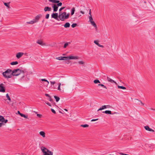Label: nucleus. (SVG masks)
I'll list each match as a JSON object with an SVG mask.
<instances>
[{"label":"nucleus","instance_id":"obj_28","mask_svg":"<svg viewBox=\"0 0 155 155\" xmlns=\"http://www.w3.org/2000/svg\"><path fill=\"white\" fill-rule=\"evenodd\" d=\"M58 89L61 93H63L64 91V88H58Z\"/></svg>","mask_w":155,"mask_h":155},{"label":"nucleus","instance_id":"obj_22","mask_svg":"<svg viewBox=\"0 0 155 155\" xmlns=\"http://www.w3.org/2000/svg\"><path fill=\"white\" fill-rule=\"evenodd\" d=\"M103 113L107 114H111V112L110 110H107L104 111H103Z\"/></svg>","mask_w":155,"mask_h":155},{"label":"nucleus","instance_id":"obj_49","mask_svg":"<svg viewBox=\"0 0 155 155\" xmlns=\"http://www.w3.org/2000/svg\"><path fill=\"white\" fill-rule=\"evenodd\" d=\"M4 124L3 123H0V127H1L3 125H4Z\"/></svg>","mask_w":155,"mask_h":155},{"label":"nucleus","instance_id":"obj_11","mask_svg":"<svg viewBox=\"0 0 155 155\" xmlns=\"http://www.w3.org/2000/svg\"><path fill=\"white\" fill-rule=\"evenodd\" d=\"M24 54V53L23 52H18L16 54V57L18 58L19 59Z\"/></svg>","mask_w":155,"mask_h":155},{"label":"nucleus","instance_id":"obj_59","mask_svg":"<svg viewBox=\"0 0 155 155\" xmlns=\"http://www.w3.org/2000/svg\"><path fill=\"white\" fill-rule=\"evenodd\" d=\"M106 106H107V108H109V107H110V106L109 105H106Z\"/></svg>","mask_w":155,"mask_h":155},{"label":"nucleus","instance_id":"obj_1","mask_svg":"<svg viewBox=\"0 0 155 155\" xmlns=\"http://www.w3.org/2000/svg\"><path fill=\"white\" fill-rule=\"evenodd\" d=\"M107 80L108 81L110 82L113 84L114 85V86H117V87H125V86H127L126 84H125L124 83H123L124 85L120 84L119 83H117L114 80H112L108 77H107Z\"/></svg>","mask_w":155,"mask_h":155},{"label":"nucleus","instance_id":"obj_14","mask_svg":"<svg viewBox=\"0 0 155 155\" xmlns=\"http://www.w3.org/2000/svg\"><path fill=\"white\" fill-rule=\"evenodd\" d=\"M56 59L59 60H67V57H60L56 58Z\"/></svg>","mask_w":155,"mask_h":155},{"label":"nucleus","instance_id":"obj_44","mask_svg":"<svg viewBox=\"0 0 155 155\" xmlns=\"http://www.w3.org/2000/svg\"><path fill=\"white\" fill-rule=\"evenodd\" d=\"M48 97H49V98L48 99V100L51 102L52 101V99L51 97L50 96Z\"/></svg>","mask_w":155,"mask_h":155},{"label":"nucleus","instance_id":"obj_8","mask_svg":"<svg viewBox=\"0 0 155 155\" xmlns=\"http://www.w3.org/2000/svg\"><path fill=\"white\" fill-rule=\"evenodd\" d=\"M42 17V15L41 14H39L36 16L35 19H33L35 23L37 22L39 20L40 18Z\"/></svg>","mask_w":155,"mask_h":155},{"label":"nucleus","instance_id":"obj_12","mask_svg":"<svg viewBox=\"0 0 155 155\" xmlns=\"http://www.w3.org/2000/svg\"><path fill=\"white\" fill-rule=\"evenodd\" d=\"M51 16L52 18L57 20V18L58 17V13H53L52 14ZM58 20H59L58 19Z\"/></svg>","mask_w":155,"mask_h":155},{"label":"nucleus","instance_id":"obj_2","mask_svg":"<svg viewBox=\"0 0 155 155\" xmlns=\"http://www.w3.org/2000/svg\"><path fill=\"white\" fill-rule=\"evenodd\" d=\"M12 70L11 69H8L4 72L2 73V74L5 78H12Z\"/></svg>","mask_w":155,"mask_h":155},{"label":"nucleus","instance_id":"obj_60","mask_svg":"<svg viewBox=\"0 0 155 155\" xmlns=\"http://www.w3.org/2000/svg\"><path fill=\"white\" fill-rule=\"evenodd\" d=\"M120 88L122 89H126V88Z\"/></svg>","mask_w":155,"mask_h":155},{"label":"nucleus","instance_id":"obj_38","mask_svg":"<svg viewBox=\"0 0 155 155\" xmlns=\"http://www.w3.org/2000/svg\"><path fill=\"white\" fill-rule=\"evenodd\" d=\"M77 25V24L76 23H73V24L71 26L73 28H74L76 27Z\"/></svg>","mask_w":155,"mask_h":155},{"label":"nucleus","instance_id":"obj_36","mask_svg":"<svg viewBox=\"0 0 155 155\" xmlns=\"http://www.w3.org/2000/svg\"><path fill=\"white\" fill-rule=\"evenodd\" d=\"M68 44H70V42H68V43H65L64 45V48H66L67 46L68 45Z\"/></svg>","mask_w":155,"mask_h":155},{"label":"nucleus","instance_id":"obj_35","mask_svg":"<svg viewBox=\"0 0 155 155\" xmlns=\"http://www.w3.org/2000/svg\"><path fill=\"white\" fill-rule=\"evenodd\" d=\"M70 13H68L67 14V13L66 12V16H65V18H66L67 19H68L69 17V16L70 15Z\"/></svg>","mask_w":155,"mask_h":155},{"label":"nucleus","instance_id":"obj_58","mask_svg":"<svg viewBox=\"0 0 155 155\" xmlns=\"http://www.w3.org/2000/svg\"><path fill=\"white\" fill-rule=\"evenodd\" d=\"M24 117L25 118H28V117L27 116H25V115L24 117Z\"/></svg>","mask_w":155,"mask_h":155},{"label":"nucleus","instance_id":"obj_6","mask_svg":"<svg viewBox=\"0 0 155 155\" xmlns=\"http://www.w3.org/2000/svg\"><path fill=\"white\" fill-rule=\"evenodd\" d=\"M11 86V84L8 82H4L0 84V87H10Z\"/></svg>","mask_w":155,"mask_h":155},{"label":"nucleus","instance_id":"obj_52","mask_svg":"<svg viewBox=\"0 0 155 155\" xmlns=\"http://www.w3.org/2000/svg\"><path fill=\"white\" fill-rule=\"evenodd\" d=\"M99 47H101V48H103L104 47V46L102 45H101L100 44H99L98 45Z\"/></svg>","mask_w":155,"mask_h":155},{"label":"nucleus","instance_id":"obj_63","mask_svg":"<svg viewBox=\"0 0 155 155\" xmlns=\"http://www.w3.org/2000/svg\"><path fill=\"white\" fill-rule=\"evenodd\" d=\"M45 86H47H47H48V85H46V83H45Z\"/></svg>","mask_w":155,"mask_h":155},{"label":"nucleus","instance_id":"obj_48","mask_svg":"<svg viewBox=\"0 0 155 155\" xmlns=\"http://www.w3.org/2000/svg\"><path fill=\"white\" fill-rule=\"evenodd\" d=\"M65 8V7H63L61 8L59 10V11L61 12L62 10L64 9Z\"/></svg>","mask_w":155,"mask_h":155},{"label":"nucleus","instance_id":"obj_46","mask_svg":"<svg viewBox=\"0 0 155 155\" xmlns=\"http://www.w3.org/2000/svg\"><path fill=\"white\" fill-rule=\"evenodd\" d=\"M37 116L39 118L41 117L42 115L39 114H37Z\"/></svg>","mask_w":155,"mask_h":155},{"label":"nucleus","instance_id":"obj_16","mask_svg":"<svg viewBox=\"0 0 155 155\" xmlns=\"http://www.w3.org/2000/svg\"><path fill=\"white\" fill-rule=\"evenodd\" d=\"M51 8L48 7H45L44 9V10L45 12L50 11L51 10Z\"/></svg>","mask_w":155,"mask_h":155},{"label":"nucleus","instance_id":"obj_7","mask_svg":"<svg viewBox=\"0 0 155 155\" xmlns=\"http://www.w3.org/2000/svg\"><path fill=\"white\" fill-rule=\"evenodd\" d=\"M51 86L53 85V87H60L61 84L60 83H58L55 81H50Z\"/></svg>","mask_w":155,"mask_h":155},{"label":"nucleus","instance_id":"obj_43","mask_svg":"<svg viewBox=\"0 0 155 155\" xmlns=\"http://www.w3.org/2000/svg\"><path fill=\"white\" fill-rule=\"evenodd\" d=\"M4 4L5 6L9 7V3L5 2L4 3Z\"/></svg>","mask_w":155,"mask_h":155},{"label":"nucleus","instance_id":"obj_62","mask_svg":"<svg viewBox=\"0 0 155 155\" xmlns=\"http://www.w3.org/2000/svg\"><path fill=\"white\" fill-rule=\"evenodd\" d=\"M89 14L90 15H91V9L90 10V12H89Z\"/></svg>","mask_w":155,"mask_h":155},{"label":"nucleus","instance_id":"obj_42","mask_svg":"<svg viewBox=\"0 0 155 155\" xmlns=\"http://www.w3.org/2000/svg\"><path fill=\"white\" fill-rule=\"evenodd\" d=\"M78 63L80 64H84V62L82 61H79Z\"/></svg>","mask_w":155,"mask_h":155},{"label":"nucleus","instance_id":"obj_61","mask_svg":"<svg viewBox=\"0 0 155 155\" xmlns=\"http://www.w3.org/2000/svg\"><path fill=\"white\" fill-rule=\"evenodd\" d=\"M95 28V29L96 30V31H97V26H96V27H94Z\"/></svg>","mask_w":155,"mask_h":155},{"label":"nucleus","instance_id":"obj_53","mask_svg":"<svg viewBox=\"0 0 155 155\" xmlns=\"http://www.w3.org/2000/svg\"><path fill=\"white\" fill-rule=\"evenodd\" d=\"M45 95L46 96H47V97H49V96H50L49 95V94H45Z\"/></svg>","mask_w":155,"mask_h":155},{"label":"nucleus","instance_id":"obj_57","mask_svg":"<svg viewBox=\"0 0 155 155\" xmlns=\"http://www.w3.org/2000/svg\"><path fill=\"white\" fill-rule=\"evenodd\" d=\"M17 113L18 114H19L20 115V114H21L19 111H17Z\"/></svg>","mask_w":155,"mask_h":155},{"label":"nucleus","instance_id":"obj_24","mask_svg":"<svg viewBox=\"0 0 155 155\" xmlns=\"http://www.w3.org/2000/svg\"><path fill=\"white\" fill-rule=\"evenodd\" d=\"M135 100H137V101H138L139 102L137 103L138 104H142V105H143V106L144 105V104L141 101L139 100L136 99H135Z\"/></svg>","mask_w":155,"mask_h":155},{"label":"nucleus","instance_id":"obj_13","mask_svg":"<svg viewBox=\"0 0 155 155\" xmlns=\"http://www.w3.org/2000/svg\"><path fill=\"white\" fill-rule=\"evenodd\" d=\"M52 7L53 8L54 12H56L58 11V7L56 4H53Z\"/></svg>","mask_w":155,"mask_h":155},{"label":"nucleus","instance_id":"obj_20","mask_svg":"<svg viewBox=\"0 0 155 155\" xmlns=\"http://www.w3.org/2000/svg\"><path fill=\"white\" fill-rule=\"evenodd\" d=\"M107 108V106L106 105L102 106V107H100V108L97 111L99 110H102L104 109Z\"/></svg>","mask_w":155,"mask_h":155},{"label":"nucleus","instance_id":"obj_15","mask_svg":"<svg viewBox=\"0 0 155 155\" xmlns=\"http://www.w3.org/2000/svg\"><path fill=\"white\" fill-rule=\"evenodd\" d=\"M144 128L146 130H148L149 131H152L153 132H154V130L150 128L148 126H146L144 127Z\"/></svg>","mask_w":155,"mask_h":155},{"label":"nucleus","instance_id":"obj_27","mask_svg":"<svg viewBox=\"0 0 155 155\" xmlns=\"http://www.w3.org/2000/svg\"><path fill=\"white\" fill-rule=\"evenodd\" d=\"M54 98L55 99L57 102H58L60 100V98L59 97L56 96H54Z\"/></svg>","mask_w":155,"mask_h":155},{"label":"nucleus","instance_id":"obj_55","mask_svg":"<svg viewBox=\"0 0 155 155\" xmlns=\"http://www.w3.org/2000/svg\"><path fill=\"white\" fill-rule=\"evenodd\" d=\"M120 154L121 155H128V154H127L123 153H120Z\"/></svg>","mask_w":155,"mask_h":155},{"label":"nucleus","instance_id":"obj_34","mask_svg":"<svg viewBox=\"0 0 155 155\" xmlns=\"http://www.w3.org/2000/svg\"><path fill=\"white\" fill-rule=\"evenodd\" d=\"M6 97H7L9 101H11V99L10 98V97L8 95V94H6Z\"/></svg>","mask_w":155,"mask_h":155},{"label":"nucleus","instance_id":"obj_50","mask_svg":"<svg viewBox=\"0 0 155 155\" xmlns=\"http://www.w3.org/2000/svg\"><path fill=\"white\" fill-rule=\"evenodd\" d=\"M98 120V119H92L91 120V121H96V120Z\"/></svg>","mask_w":155,"mask_h":155},{"label":"nucleus","instance_id":"obj_3","mask_svg":"<svg viewBox=\"0 0 155 155\" xmlns=\"http://www.w3.org/2000/svg\"><path fill=\"white\" fill-rule=\"evenodd\" d=\"M41 150L43 153V155H53V152L44 147H41Z\"/></svg>","mask_w":155,"mask_h":155},{"label":"nucleus","instance_id":"obj_18","mask_svg":"<svg viewBox=\"0 0 155 155\" xmlns=\"http://www.w3.org/2000/svg\"><path fill=\"white\" fill-rule=\"evenodd\" d=\"M39 134L42 136V137H45V133L43 131H40L39 132Z\"/></svg>","mask_w":155,"mask_h":155},{"label":"nucleus","instance_id":"obj_21","mask_svg":"<svg viewBox=\"0 0 155 155\" xmlns=\"http://www.w3.org/2000/svg\"><path fill=\"white\" fill-rule=\"evenodd\" d=\"M37 43L41 45H44L43 42L41 40H38L37 41Z\"/></svg>","mask_w":155,"mask_h":155},{"label":"nucleus","instance_id":"obj_64","mask_svg":"<svg viewBox=\"0 0 155 155\" xmlns=\"http://www.w3.org/2000/svg\"><path fill=\"white\" fill-rule=\"evenodd\" d=\"M64 110L65 111H68V110H67V109H64Z\"/></svg>","mask_w":155,"mask_h":155},{"label":"nucleus","instance_id":"obj_41","mask_svg":"<svg viewBox=\"0 0 155 155\" xmlns=\"http://www.w3.org/2000/svg\"><path fill=\"white\" fill-rule=\"evenodd\" d=\"M49 16V14H47L45 16V18L46 19H48Z\"/></svg>","mask_w":155,"mask_h":155},{"label":"nucleus","instance_id":"obj_45","mask_svg":"<svg viewBox=\"0 0 155 155\" xmlns=\"http://www.w3.org/2000/svg\"><path fill=\"white\" fill-rule=\"evenodd\" d=\"M51 111L52 112V113H53L54 114L56 113V112L55 110L53 109H51Z\"/></svg>","mask_w":155,"mask_h":155},{"label":"nucleus","instance_id":"obj_5","mask_svg":"<svg viewBox=\"0 0 155 155\" xmlns=\"http://www.w3.org/2000/svg\"><path fill=\"white\" fill-rule=\"evenodd\" d=\"M66 12H64L63 13L60 12L58 15V17L60 20L62 21H64L65 19H67L65 18Z\"/></svg>","mask_w":155,"mask_h":155},{"label":"nucleus","instance_id":"obj_32","mask_svg":"<svg viewBox=\"0 0 155 155\" xmlns=\"http://www.w3.org/2000/svg\"><path fill=\"white\" fill-rule=\"evenodd\" d=\"M35 23L33 19L32 20L30 21V22H27V23L28 24H33L34 23Z\"/></svg>","mask_w":155,"mask_h":155},{"label":"nucleus","instance_id":"obj_51","mask_svg":"<svg viewBox=\"0 0 155 155\" xmlns=\"http://www.w3.org/2000/svg\"><path fill=\"white\" fill-rule=\"evenodd\" d=\"M45 103H46L47 105H49V106H51V104H50V103H48V102H45Z\"/></svg>","mask_w":155,"mask_h":155},{"label":"nucleus","instance_id":"obj_30","mask_svg":"<svg viewBox=\"0 0 155 155\" xmlns=\"http://www.w3.org/2000/svg\"><path fill=\"white\" fill-rule=\"evenodd\" d=\"M94 82L95 84L100 83V81L98 80H95L94 81Z\"/></svg>","mask_w":155,"mask_h":155},{"label":"nucleus","instance_id":"obj_39","mask_svg":"<svg viewBox=\"0 0 155 155\" xmlns=\"http://www.w3.org/2000/svg\"><path fill=\"white\" fill-rule=\"evenodd\" d=\"M56 5L58 6H61L62 5V3L61 2H59L58 4H56Z\"/></svg>","mask_w":155,"mask_h":155},{"label":"nucleus","instance_id":"obj_10","mask_svg":"<svg viewBox=\"0 0 155 155\" xmlns=\"http://www.w3.org/2000/svg\"><path fill=\"white\" fill-rule=\"evenodd\" d=\"M67 59H78L79 58L78 56H69L67 57Z\"/></svg>","mask_w":155,"mask_h":155},{"label":"nucleus","instance_id":"obj_29","mask_svg":"<svg viewBox=\"0 0 155 155\" xmlns=\"http://www.w3.org/2000/svg\"><path fill=\"white\" fill-rule=\"evenodd\" d=\"M91 25L94 27H96V25L94 22V21H91Z\"/></svg>","mask_w":155,"mask_h":155},{"label":"nucleus","instance_id":"obj_9","mask_svg":"<svg viewBox=\"0 0 155 155\" xmlns=\"http://www.w3.org/2000/svg\"><path fill=\"white\" fill-rule=\"evenodd\" d=\"M8 121V120L7 119L5 120L3 116H0V121L2 122V123H7Z\"/></svg>","mask_w":155,"mask_h":155},{"label":"nucleus","instance_id":"obj_40","mask_svg":"<svg viewBox=\"0 0 155 155\" xmlns=\"http://www.w3.org/2000/svg\"><path fill=\"white\" fill-rule=\"evenodd\" d=\"M94 43L96 44V45H97V46L99 44L98 43V41H97V40H95L94 41Z\"/></svg>","mask_w":155,"mask_h":155},{"label":"nucleus","instance_id":"obj_37","mask_svg":"<svg viewBox=\"0 0 155 155\" xmlns=\"http://www.w3.org/2000/svg\"><path fill=\"white\" fill-rule=\"evenodd\" d=\"M89 21L91 22V21H93V19L92 18V16L91 15V16L89 17Z\"/></svg>","mask_w":155,"mask_h":155},{"label":"nucleus","instance_id":"obj_54","mask_svg":"<svg viewBox=\"0 0 155 155\" xmlns=\"http://www.w3.org/2000/svg\"><path fill=\"white\" fill-rule=\"evenodd\" d=\"M21 117H24V115H25V114H22L21 113V114H20V115Z\"/></svg>","mask_w":155,"mask_h":155},{"label":"nucleus","instance_id":"obj_26","mask_svg":"<svg viewBox=\"0 0 155 155\" xmlns=\"http://www.w3.org/2000/svg\"><path fill=\"white\" fill-rule=\"evenodd\" d=\"M18 64V62L17 61H13L10 63V64L12 65H15L17 64Z\"/></svg>","mask_w":155,"mask_h":155},{"label":"nucleus","instance_id":"obj_23","mask_svg":"<svg viewBox=\"0 0 155 155\" xmlns=\"http://www.w3.org/2000/svg\"><path fill=\"white\" fill-rule=\"evenodd\" d=\"M75 11V8L74 7L71 10V15H73Z\"/></svg>","mask_w":155,"mask_h":155},{"label":"nucleus","instance_id":"obj_25","mask_svg":"<svg viewBox=\"0 0 155 155\" xmlns=\"http://www.w3.org/2000/svg\"><path fill=\"white\" fill-rule=\"evenodd\" d=\"M41 80L42 81H45L46 83V84L47 85H48L49 84V81L45 79H41Z\"/></svg>","mask_w":155,"mask_h":155},{"label":"nucleus","instance_id":"obj_31","mask_svg":"<svg viewBox=\"0 0 155 155\" xmlns=\"http://www.w3.org/2000/svg\"><path fill=\"white\" fill-rule=\"evenodd\" d=\"M5 88H0V92H5Z\"/></svg>","mask_w":155,"mask_h":155},{"label":"nucleus","instance_id":"obj_4","mask_svg":"<svg viewBox=\"0 0 155 155\" xmlns=\"http://www.w3.org/2000/svg\"><path fill=\"white\" fill-rule=\"evenodd\" d=\"M12 76H17L21 74H23L24 73L23 71L19 69H14L13 71H12Z\"/></svg>","mask_w":155,"mask_h":155},{"label":"nucleus","instance_id":"obj_19","mask_svg":"<svg viewBox=\"0 0 155 155\" xmlns=\"http://www.w3.org/2000/svg\"><path fill=\"white\" fill-rule=\"evenodd\" d=\"M70 24L69 22H66L64 25V27L65 28H69L70 27Z\"/></svg>","mask_w":155,"mask_h":155},{"label":"nucleus","instance_id":"obj_33","mask_svg":"<svg viewBox=\"0 0 155 155\" xmlns=\"http://www.w3.org/2000/svg\"><path fill=\"white\" fill-rule=\"evenodd\" d=\"M81 127H89V125L87 124H84V125H81Z\"/></svg>","mask_w":155,"mask_h":155},{"label":"nucleus","instance_id":"obj_47","mask_svg":"<svg viewBox=\"0 0 155 155\" xmlns=\"http://www.w3.org/2000/svg\"><path fill=\"white\" fill-rule=\"evenodd\" d=\"M101 86L102 87H106V86H105L104 84H99L98 85V86Z\"/></svg>","mask_w":155,"mask_h":155},{"label":"nucleus","instance_id":"obj_56","mask_svg":"<svg viewBox=\"0 0 155 155\" xmlns=\"http://www.w3.org/2000/svg\"><path fill=\"white\" fill-rule=\"evenodd\" d=\"M80 13H82V14H84V12H83V11H81L80 12Z\"/></svg>","mask_w":155,"mask_h":155},{"label":"nucleus","instance_id":"obj_17","mask_svg":"<svg viewBox=\"0 0 155 155\" xmlns=\"http://www.w3.org/2000/svg\"><path fill=\"white\" fill-rule=\"evenodd\" d=\"M49 1L53 3H57L58 4V3L60 2V1L59 0H48Z\"/></svg>","mask_w":155,"mask_h":155}]
</instances>
